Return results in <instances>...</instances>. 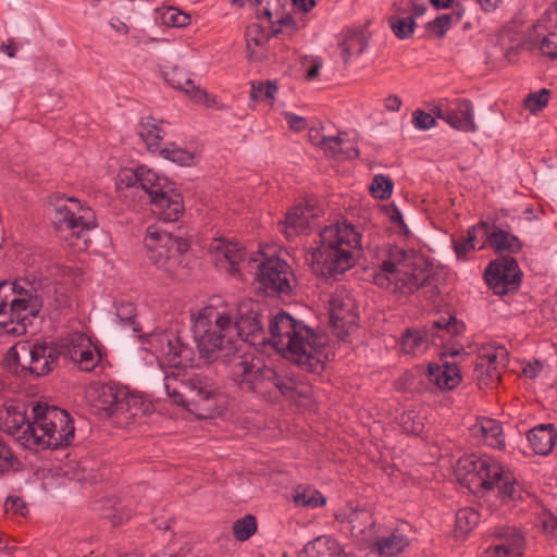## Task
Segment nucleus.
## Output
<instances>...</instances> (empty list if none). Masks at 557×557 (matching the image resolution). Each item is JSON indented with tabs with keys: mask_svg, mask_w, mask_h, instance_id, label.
Here are the masks:
<instances>
[{
	"mask_svg": "<svg viewBox=\"0 0 557 557\" xmlns=\"http://www.w3.org/2000/svg\"><path fill=\"white\" fill-rule=\"evenodd\" d=\"M395 236L397 244L388 246L385 258V289L397 296L407 297L420 288H426L429 299L440 293L435 283L436 272L432 263L401 246L411 232L404 220L401 210L394 203L385 205V235Z\"/></svg>",
	"mask_w": 557,
	"mask_h": 557,
	"instance_id": "nucleus-1",
	"label": "nucleus"
},
{
	"mask_svg": "<svg viewBox=\"0 0 557 557\" xmlns=\"http://www.w3.org/2000/svg\"><path fill=\"white\" fill-rule=\"evenodd\" d=\"M268 342L282 356L298 364L301 370L311 374L324 371L325 348L327 336L309 327L304 321L296 320L284 310L268 319Z\"/></svg>",
	"mask_w": 557,
	"mask_h": 557,
	"instance_id": "nucleus-2",
	"label": "nucleus"
},
{
	"mask_svg": "<svg viewBox=\"0 0 557 557\" xmlns=\"http://www.w3.org/2000/svg\"><path fill=\"white\" fill-rule=\"evenodd\" d=\"M228 363L230 376L243 392H250L269 400L277 399L278 396L290 400L312 397L311 384L296 375L278 373L252 355L234 356Z\"/></svg>",
	"mask_w": 557,
	"mask_h": 557,
	"instance_id": "nucleus-3",
	"label": "nucleus"
},
{
	"mask_svg": "<svg viewBox=\"0 0 557 557\" xmlns=\"http://www.w3.org/2000/svg\"><path fill=\"white\" fill-rule=\"evenodd\" d=\"M361 247V235L344 221L325 226L319 245L310 253L312 270L324 278L336 277L355 265V251Z\"/></svg>",
	"mask_w": 557,
	"mask_h": 557,
	"instance_id": "nucleus-4",
	"label": "nucleus"
},
{
	"mask_svg": "<svg viewBox=\"0 0 557 557\" xmlns=\"http://www.w3.org/2000/svg\"><path fill=\"white\" fill-rule=\"evenodd\" d=\"M456 475L458 481L473 493L496 491V496L502 503H508L518 496L516 478L491 455L470 454L460 457L456 466Z\"/></svg>",
	"mask_w": 557,
	"mask_h": 557,
	"instance_id": "nucleus-5",
	"label": "nucleus"
},
{
	"mask_svg": "<svg viewBox=\"0 0 557 557\" xmlns=\"http://www.w3.org/2000/svg\"><path fill=\"white\" fill-rule=\"evenodd\" d=\"M116 186L144 190L148 195L152 212L160 221H178L185 211L183 196L175 183L146 165L122 169L117 175Z\"/></svg>",
	"mask_w": 557,
	"mask_h": 557,
	"instance_id": "nucleus-6",
	"label": "nucleus"
},
{
	"mask_svg": "<svg viewBox=\"0 0 557 557\" xmlns=\"http://www.w3.org/2000/svg\"><path fill=\"white\" fill-rule=\"evenodd\" d=\"M45 298L32 285L20 281H0V333L22 336L33 325L44 307Z\"/></svg>",
	"mask_w": 557,
	"mask_h": 557,
	"instance_id": "nucleus-7",
	"label": "nucleus"
},
{
	"mask_svg": "<svg viewBox=\"0 0 557 557\" xmlns=\"http://www.w3.org/2000/svg\"><path fill=\"white\" fill-rule=\"evenodd\" d=\"M193 333L199 355L206 361L237 356L236 332L230 313L203 308L194 320Z\"/></svg>",
	"mask_w": 557,
	"mask_h": 557,
	"instance_id": "nucleus-8",
	"label": "nucleus"
},
{
	"mask_svg": "<svg viewBox=\"0 0 557 557\" xmlns=\"http://www.w3.org/2000/svg\"><path fill=\"white\" fill-rule=\"evenodd\" d=\"M33 414L32 423L27 424L26 436L30 449H59L72 444L75 426L67 411L37 404L33 407Z\"/></svg>",
	"mask_w": 557,
	"mask_h": 557,
	"instance_id": "nucleus-9",
	"label": "nucleus"
},
{
	"mask_svg": "<svg viewBox=\"0 0 557 557\" xmlns=\"http://www.w3.org/2000/svg\"><path fill=\"white\" fill-rule=\"evenodd\" d=\"M148 259L173 277H180L183 261L190 248V240L183 234H173L157 226H149L144 238Z\"/></svg>",
	"mask_w": 557,
	"mask_h": 557,
	"instance_id": "nucleus-10",
	"label": "nucleus"
},
{
	"mask_svg": "<svg viewBox=\"0 0 557 557\" xmlns=\"http://www.w3.org/2000/svg\"><path fill=\"white\" fill-rule=\"evenodd\" d=\"M334 518L339 532L368 544L371 553L383 556V536L380 535V525L371 509L359 508L349 503Z\"/></svg>",
	"mask_w": 557,
	"mask_h": 557,
	"instance_id": "nucleus-11",
	"label": "nucleus"
},
{
	"mask_svg": "<svg viewBox=\"0 0 557 557\" xmlns=\"http://www.w3.org/2000/svg\"><path fill=\"white\" fill-rule=\"evenodd\" d=\"M49 199L54 207L52 222L58 233L70 232L72 236L81 238L86 231L97 226L92 209L78 199L62 195H52Z\"/></svg>",
	"mask_w": 557,
	"mask_h": 557,
	"instance_id": "nucleus-12",
	"label": "nucleus"
},
{
	"mask_svg": "<svg viewBox=\"0 0 557 557\" xmlns=\"http://www.w3.org/2000/svg\"><path fill=\"white\" fill-rule=\"evenodd\" d=\"M270 318V308L251 298L244 299L237 305L236 317L233 325L236 332V341L242 338L251 346H263L268 342L265 322Z\"/></svg>",
	"mask_w": 557,
	"mask_h": 557,
	"instance_id": "nucleus-13",
	"label": "nucleus"
},
{
	"mask_svg": "<svg viewBox=\"0 0 557 557\" xmlns=\"http://www.w3.org/2000/svg\"><path fill=\"white\" fill-rule=\"evenodd\" d=\"M257 288L268 296H289L296 283L290 265L283 259L268 258L257 264Z\"/></svg>",
	"mask_w": 557,
	"mask_h": 557,
	"instance_id": "nucleus-14",
	"label": "nucleus"
},
{
	"mask_svg": "<svg viewBox=\"0 0 557 557\" xmlns=\"http://www.w3.org/2000/svg\"><path fill=\"white\" fill-rule=\"evenodd\" d=\"M459 333L458 321L455 317L441 318L429 331L407 330L401 337V349L406 354L421 355L430 344L442 346Z\"/></svg>",
	"mask_w": 557,
	"mask_h": 557,
	"instance_id": "nucleus-15",
	"label": "nucleus"
},
{
	"mask_svg": "<svg viewBox=\"0 0 557 557\" xmlns=\"http://www.w3.org/2000/svg\"><path fill=\"white\" fill-rule=\"evenodd\" d=\"M148 344L153 355L169 367L186 368L191 366L194 349L183 343L181 336L172 330L154 332L149 335Z\"/></svg>",
	"mask_w": 557,
	"mask_h": 557,
	"instance_id": "nucleus-16",
	"label": "nucleus"
},
{
	"mask_svg": "<svg viewBox=\"0 0 557 557\" xmlns=\"http://www.w3.org/2000/svg\"><path fill=\"white\" fill-rule=\"evenodd\" d=\"M22 350L27 355V362H21L18 354L14 347L10 349L14 354V360L20 370L16 373L23 377L30 376L38 379L48 375L58 366V356L54 347V342H40L37 341L29 345L27 348L22 347Z\"/></svg>",
	"mask_w": 557,
	"mask_h": 557,
	"instance_id": "nucleus-17",
	"label": "nucleus"
},
{
	"mask_svg": "<svg viewBox=\"0 0 557 557\" xmlns=\"http://www.w3.org/2000/svg\"><path fill=\"white\" fill-rule=\"evenodd\" d=\"M485 544L481 557H521L525 540L518 528L497 525L488 531Z\"/></svg>",
	"mask_w": 557,
	"mask_h": 557,
	"instance_id": "nucleus-18",
	"label": "nucleus"
},
{
	"mask_svg": "<svg viewBox=\"0 0 557 557\" xmlns=\"http://www.w3.org/2000/svg\"><path fill=\"white\" fill-rule=\"evenodd\" d=\"M484 278L496 295H507L519 288L521 271L515 258L503 257L487 265Z\"/></svg>",
	"mask_w": 557,
	"mask_h": 557,
	"instance_id": "nucleus-19",
	"label": "nucleus"
},
{
	"mask_svg": "<svg viewBox=\"0 0 557 557\" xmlns=\"http://www.w3.org/2000/svg\"><path fill=\"white\" fill-rule=\"evenodd\" d=\"M507 350L502 346H488L480 350L473 371L480 387L494 386L499 382L502 371L507 364Z\"/></svg>",
	"mask_w": 557,
	"mask_h": 557,
	"instance_id": "nucleus-20",
	"label": "nucleus"
},
{
	"mask_svg": "<svg viewBox=\"0 0 557 557\" xmlns=\"http://www.w3.org/2000/svg\"><path fill=\"white\" fill-rule=\"evenodd\" d=\"M32 421L26 414L25 404H5L0 408V430L13 437L25 448L30 449L26 442L27 424Z\"/></svg>",
	"mask_w": 557,
	"mask_h": 557,
	"instance_id": "nucleus-21",
	"label": "nucleus"
},
{
	"mask_svg": "<svg viewBox=\"0 0 557 557\" xmlns=\"http://www.w3.org/2000/svg\"><path fill=\"white\" fill-rule=\"evenodd\" d=\"M460 352L458 349L445 347L441 352V364H430L428 367L429 382L442 391H451L461 382V373L455 361H448L445 358L456 357Z\"/></svg>",
	"mask_w": 557,
	"mask_h": 557,
	"instance_id": "nucleus-22",
	"label": "nucleus"
},
{
	"mask_svg": "<svg viewBox=\"0 0 557 557\" xmlns=\"http://www.w3.org/2000/svg\"><path fill=\"white\" fill-rule=\"evenodd\" d=\"M435 115L461 132L473 133L478 128L474 123L473 106L468 99H457L450 108H436Z\"/></svg>",
	"mask_w": 557,
	"mask_h": 557,
	"instance_id": "nucleus-23",
	"label": "nucleus"
},
{
	"mask_svg": "<svg viewBox=\"0 0 557 557\" xmlns=\"http://www.w3.org/2000/svg\"><path fill=\"white\" fill-rule=\"evenodd\" d=\"M479 227L482 228V233L486 237V242L480 247V249L487 245L498 253H518L523 247L522 242L516 235L500 228L495 223L481 221L479 222Z\"/></svg>",
	"mask_w": 557,
	"mask_h": 557,
	"instance_id": "nucleus-24",
	"label": "nucleus"
},
{
	"mask_svg": "<svg viewBox=\"0 0 557 557\" xmlns=\"http://www.w3.org/2000/svg\"><path fill=\"white\" fill-rule=\"evenodd\" d=\"M330 324L337 330V336H347L350 329L357 325L358 313L350 299L344 300L341 297H332L330 300Z\"/></svg>",
	"mask_w": 557,
	"mask_h": 557,
	"instance_id": "nucleus-25",
	"label": "nucleus"
},
{
	"mask_svg": "<svg viewBox=\"0 0 557 557\" xmlns=\"http://www.w3.org/2000/svg\"><path fill=\"white\" fill-rule=\"evenodd\" d=\"M210 250L214 253L218 267L225 269L232 275L239 272V263L244 260L245 250L238 244L219 238L211 244Z\"/></svg>",
	"mask_w": 557,
	"mask_h": 557,
	"instance_id": "nucleus-26",
	"label": "nucleus"
},
{
	"mask_svg": "<svg viewBox=\"0 0 557 557\" xmlns=\"http://www.w3.org/2000/svg\"><path fill=\"white\" fill-rule=\"evenodd\" d=\"M314 132L315 136L312 135V131L310 132V139L324 151L326 157L341 161L358 158L359 150L350 140L337 135L329 137L322 136L319 141H314V138L319 136V132Z\"/></svg>",
	"mask_w": 557,
	"mask_h": 557,
	"instance_id": "nucleus-27",
	"label": "nucleus"
},
{
	"mask_svg": "<svg viewBox=\"0 0 557 557\" xmlns=\"http://www.w3.org/2000/svg\"><path fill=\"white\" fill-rule=\"evenodd\" d=\"M126 393V386L107 383L95 388V408L107 417L119 413L120 400Z\"/></svg>",
	"mask_w": 557,
	"mask_h": 557,
	"instance_id": "nucleus-28",
	"label": "nucleus"
},
{
	"mask_svg": "<svg viewBox=\"0 0 557 557\" xmlns=\"http://www.w3.org/2000/svg\"><path fill=\"white\" fill-rule=\"evenodd\" d=\"M314 215L308 206L297 205L286 212L284 222L280 224L281 232L288 240H293L310 228V218Z\"/></svg>",
	"mask_w": 557,
	"mask_h": 557,
	"instance_id": "nucleus-29",
	"label": "nucleus"
},
{
	"mask_svg": "<svg viewBox=\"0 0 557 557\" xmlns=\"http://www.w3.org/2000/svg\"><path fill=\"white\" fill-rule=\"evenodd\" d=\"M164 81L173 88L184 91L196 102H201L207 92L196 86L187 73L178 66H171L163 71Z\"/></svg>",
	"mask_w": 557,
	"mask_h": 557,
	"instance_id": "nucleus-30",
	"label": "nucleus"
},
{
	"mask_svg": "<svg viewBox=\"0 0 557 557\" xmlns=\"http://www.w3.org/2000/svg\"><path fill=\"white\" fill-rule=\"evenodd\" d=\"M528 442L537 455L550 454L557 442V431L554 424H540L528 433Z\"/></svg>",
	"mask_w": 557,
	"mask_h": 557,
	"instance_id": "nucleus-31",
	"label": "nucleus"
},
{
	"mask_svg": "<svg viewBox=\"0 0 557 557\" xmlns=\"http://www.w3.org/2000/svg\"><path fill=\"white\" fill-rule=\"evenodd\" d=\"M411 525L407 521H397L385 534V557L403 553L410 544Z\"/></svg>",
	"mask_w": 557,
	"mask_h": 557,
	"instance_id": "nucleus-32",
	"label": "nucleus"
},
{
	"mask_svg": "<svg viewBox=\"0 0 557 557\" xmlns=\"http://www.w3.org/2000/svg\"><path fill=\"white\" fill-rule=\"evenodd\" d=\"M256 15L259 20L265 18L271 23L272 28L275 23L280 26H295L294 17L283 11L281 0H256Z\"/></svg>",
	"mask_w": 557,
	"mask_h": 557,
	"instance_id": "nucleus-33",
	"label": "nucleus"
},
{
	"mask_svg": "<svg viewBox=\"0 0 557 557\" xmlns=\"http://www.w3.org/2000/svg\"><path fill=\"white\" fill-rule=\"evenodd\" d=\"M163 121L152 116L141 117L138 124V136L145 143L148 151L156 153L160 150V143L165 136Z\"/></svg>",
	"mask_w": 557,
	"mask_h": 557,
	"instance_id": "nucleus-34",
	"label": "nucleus"
},
{
	"mask_svg": "<svg viewBox=\"0 0 557 557\" xmlns=\"http://www.w3.org/2000/svg\"><path fill=\"white\" fill-rule=\"evenodd\" d=\"M473 434L480 437L490 447L503 449L505 447V435L502 424L491 418L478 420L473 426Z\"/></svg>",
	"mask_w": 557,
	"mask_h": 557,
	"instance_id": "nucleus-35",
	"label": "nucleus"
},
{
	"mask_svg": "<svg viewBox=\"0 0 557 557\" xmlns=\"http://www.w3.org/2000/svg\"><path fill=\"white\" fill-rule=\"evenodd\" d=\"M87 341V337L83 333L75 332L54 342L58 360L63 358L76 363L79 350H82Z\"/></svg>",
	"mask_w": 557,
	"mask_h": 557,
	"instance_id": "nucleus-36",
	"label": "nucleus"
},
{
	"mask_svg": "<svg viewBox=\"0 0 557 557\" xmlns=\"http://www.w3.org/2000/svg\"><path fill=\"white\" fill-rule=\"evenodd\" d=\"M341 57L347 63L352 54H361L367 48V39L361 29H347L338 42Z\"/></svg>",
	"mask_w": 557,
	"mask_h": 557,
	"instance_id": "nucleus-37",
	"label": "nucleus"
},
{
	"mask_svg": "<svg viewBox=\"0 0 557 557\" xmlns=\"http://www.w3.org/2000/svg\"><path fill=\"white\" fill-rule=\"evenodd\" d=\"M480 513L471 508L465 507L457 511L455 521V535L466 537L479 523Z\"/></svg>",
	"mask_w": 557,
	"mask_h": 557,
	"instance_id": "nucleus-38",
	"label": "nucleus"
},
{
	"mask_svg": "<svg viewBox=\"0 0 557 557\" xmlns=\"http://www.w3.org/2000/svg\"><path fill=\"white\" fill-rule=\"evenodd\" d=\"M480 232L482 233V228L479 227L478 223L468 228L467 236L454 237L451 239L454 251L458 260L467 259V255L474 250V243Z\"/></svg>",
	"mask_w": 557,
	"mask_h": 557,
	"instance_id": "nucleus-39",
	"label": "nucleus"
},
{
	"mask_svg": "<svg viewBox=\"0 0 557 557\" xmlns=\"http://www.w3.org/2000/svg\"><path fill=\"white\" fill-rule=\"evenodd\" d=\"M293 500L297 506L318 508L325 504V497L315 488L309 486H298L294 494Z\"/></svg>",
	"mask_w": 557,
	"mask_h": 557,
	"instance_id": "nucleus-40",
	"label": "nucleus"
},
{
	"mask_svg": "<svg viewBox=\"0 0 557 557\" xmlns=\"http://www.w3.org/2000/svg\"><path fill=\"white\" fill-rule=\"evenodd\" d=\"M281 28L273 27L271 32H268L259 24H250L246 28L245 38L247 44V49H250L251 45L257 47L263 46L269 41L271 36H277L281 33Z\"/></svg>",
	"mask_w": 557,
	"mask_h": 557,
	"instance_id": "nucleus-41",
	"label": "nucleus"
},
{
	"mask_svg": "<svg viewBox=\"0 0 557 557\" xmlns=\"http://www.w3.org/2000/svg\"><path fill=\"white\" fill-rule=\"evenodd\" d=\"M146 409L147 406L145 405L143 397L129 392V389L126 387V393L120 400L119 413L129 412V417L135 418L138 414H144Z\"/></svg>",
	"mask_w": 557,
	"mask_h": 557,
	"instance_id": "nucleus-42",
	"label": "nucleus"
},
{
	"mask_svg": "<svg viewBox=\"0 0 557 557\" xmlns=\"http://www.w3.org/2000/svg\"><path fill=\"white\" fill-rule=\"evenodd\" d=\"M158 153L164 159L180 165H190L194 162V154L188 150L178 147L174 143H170L164 148H160Z\"/></svg>",
	"mask_w": 557,
	"mask_h": 557,
	"instance_id": "nucleus-43",
	"label": "nucleus"
},
{
	"mask_svg": "<svg viewBox=\"0 0 557 557\" xmlns=\"http://www.w3.org/2000/svg\"><path fill=\"white\" fill-rule=\"evenodd\" d=\"M257 519L252 515L236 520L233 524V535L239 542L249 540L257 532Z\"/></svg>",
	"mask_w": 557,
	"mask_h": 557,
	"instance_id": "nucleus-44",
	"label": "nucleus"
},
{
	"mask_svg": "<svg viewBox=\"0 0 557 557\" xmlns=\"http://www.w3.org/2000/svg\"><path fill=\"white\" fill-rule=\"evenodd\" d=\"M388 24L398 39L410 38L416 27V21L412 16H391Z\"/></svg>",
	"mask_w": 557,
	"mask_h": 557,
	"instance_id": "nucleus-45",
	"label": "nucleus"
},
{
	"mask_svg": "<svg viewBox=\"0 0 557 557\" xmlns=\"http://www.w3.org/2000/svg\"><path fill=\"white\" fill-rule=\"evenodd\" d=\"M190 391L195 394L194 401H208L215 397V388L201 377H194L188 381Z\"/></svg>",
	"mask_w": 557,
	"mask_h": 557,
	"instance_id": "nucleus-46",
	"label": "nucleus"
},
{
	"mask_svg": "<svg viewBox=\"0 0 557 557\" xmlns=\"http://www.w3.org/2000/svg\"><path fill=\"white\" fill-rule=\"evenodd\" d=\"M277 91V86L274 82H251L250 98L255 101L273 100Z\"/></svg>",
	"mask_w": 557,
	"mask_h": 557,
	"instance_id": "nucleus-47",
	"label": "nucleus"
},
{
	"mask_svg": "<svg viewBox=\"0 0 557 557\" xmlns=\"http://www.w3.org/2000/svg\"><path fill=\"white\" fill-rule=\"evenodd\" d=\"M51 292L52 295L48 296V301L53 309L60 310L71 306V298L63 285L57 283L49 285L47 293L50 294Z\"/></svg>",
	"mask_w": 557,
	"mask_h": 557,
	"instance_id": "nucleus-48",
	"label": "nucleus"
},
{
	"mask_svg": "<svg viewBox=\"0 0 557 557\" xmlns=\"http://www.w3.org/2000/svg\"><path fill=\"white\" fill-rule=\"evenodd\" d=\"M549 95L550 92L546 88L529 94L523 101L525 109L533 114L541 112L548 104Z\"/></svg>",
	"mask_w": 557,
	"mask_h": 557,
	"instance_id": "nucleus-49",
	"label": "nucleus"
},
{
	"mask_svg": "<svg viewBox=\"0 0 557 557\" xmlns=\"http://www.w3.org/2000/svg\"><path fill=\"white\" fill-rule=\"evenodd\" d=\"M162 22L169 27H185L190 23V16L175 8H169L162 14Z\"/></svg>",
	"mask_w": 557,
	"mask_h": 557,
	"instance_id": "nucleus-50",
	"label": "nucleus"
},
{
	"mask_svg": "<svg viewBox=\"0 0 557 557\" xmlns=\"http://www.w3.org/2000/svg\"><path fill=\"white\" fill-rule=\"evenodd\" d=\"M455 24L448 14H442L426 24V29L436 38H444L450 26Z\"/></svg>",
	"mask_w": 557,
	"mask_h": 557,
	"instance_id": "nucleus-51",
	"label": "nucleus"
},
{
	"mask_svg": "<svg viewBox=\"0 0 557 557\" xmlns=\"http://www.w3.org/2000/svg\"><path fill=\"white\" fill-rule=\"evenodd\" d=\"M100 361V355H96L88 345H84L82 350H79L78 359L76 363L78 364L79 370L89 372L92 371L98 362Z\"/></svg>",
	"mask_w": 557,
	"mask_h": 557,
	"instance_id": "nucleus-52",
	"label": "nucleus"
},
{
	"mask_svg": "<svg viewBox=\"0 0 557 557\" xmlns=\"http://www.w3.org/2000/svg\"><path fill=\"white\" fill-rule=\"evenodd\" d=\"M116 317L125 325H134L136 323V309L131 302H121L116 307Z\"/></svg>",
	"mask_w": 557,
	"mask_h": 557,
	"instance_id": "nucleus-53",
	"label": "nucleus"
},
{
	"mask_svg": "<svg viewBox=\"0 0 557 557\" xmlns=\"http://www.w3.org/2000/svg\"><path fill=\"white\" fill-rule=\"evenodd\" d=\"M412 123L416 128L423 131L430 129L436 124L435 119L423 110H416L412 113Z\"/></svg>",
	"mask_w": 557,
	"mask_h": 557,
	"instance_id": "nucleus-54",
	"label": "nucleus"
},
{
	"mask_svg": "<svg viewBox=\"0 0 557 557\" xmlns=\"http://www.w3.org/2000/svg\"><path fill=\"white\" fill-rule=\"evenodd\" d=\"M540 51L543 55L557 59V36L555 34L545 36L540 42Z\"/></svg>",
	"mask_w": 557,
	"mask_h": 557,
	"instance_id": "nucleus-55",
	"label": "nucleus"
},
{
	"mask_svg": "<svg viewBox=\"0 0 557 557\" xmlns=\"http://www.w3.org/2000/svg\"><path fill=\"white\" fill-rule=\"evenodd\" d=\"M13 455L10 448L0 440V473L12 467Z\"/></svg>",
	"mask_w": 557,
	"mask_h": 557,
	"instance_id": "nucleus-56",
	"label": "nucleus"
},
{
	"mask_svg": "<svg viewBox=\"0 0 557 557\" xmlns=\"http://www.w3.org/2000/svg\"><path fill=\"white\" fill-rule=\"evenodd\" d=\"M285 120L292 131L301 132L307 127L306 119L293 112H286Z\"/></svg>",
	"mask_w": 557,
	"mask_h": 557,
	"instance_id": "nucleus-57",
	"label": "nucleus"
},
{
	"mask_svg": "<svg viewBox=\"0 0 557 557\" xmlns=\"http://www.w3.org/2000/svg\"><path fill=\"white\" fill-rule=\"evenodd\" d=\"M369 190L375 199H383V174L380 173L374 175Z\"/></svg>",
	"mask_w": 557,
	"mask_h": 557,
	"instance_id": "nucleus-58",
	"label": "nucleus"
},
{
	"mask_svg": "<svg viewBox=\"0 0 557 557\" xmlns=\"http://www.w3.org/2000/svg\"><path fill=\"white\" fill-rule=\"evenodd\" d=\"M165 389L169 395V397L172 399L174 404L177 406H182L184 408L188 407V403L185 400L184 395L178 392L175 387H171V384L169 382L165 383Z\"/></svg>",
	"mask_w": 557,
	"mask_h": 557,
	"instance_id": "nucleus-59",
	"label": "nucleus"
},
{
	"mask_svg": "<svg viewBox=\"0 0 557 557\" xmlns=\"http://www.w3.org/2000/svg\"><path fill=\"white\" fill-rule=\"evenodd\" d=\"M5 507L22 516L24 515L23 510L26 509L24 502L17 496H8Z\"/></svg>",
	"mask_w": 557,
	"mask_h": 557,
	"instance_id": "nucleus-60",
	"label": "nucleus"
},
{
	"mask_svg": "<svg viewBox=\"0 0 557 557\" xmlns=\"http://www.w3.org/2000/svg\"><path fill=\"white\" fill-rule=\"evenodd\" d=\"M319 0H293V4L297 7L298 10L307 13L311 11Z\"/></svg>",
	"mask_w": 557,
	"mask_h": 557,
	"instance_id": "nucleus-61",
	"label": "nucleus"
},
{
	"mask_svg": "<svg viewBox=\"0 0 557 557\" xmlns=\"http://www.w3.org/2000/svg\"><path fill=\"white\" fill-rule=\"evenodd\" d=\"M451 8H453V12L449 13L448 16H450L453 18L454 23L456 24V23L461 21V18L465 15L466 10H465V7L462 4L455 3L454 1H453V7Z\"/></svg>",
	"mask_w": 557,
	"mask_h": 557,
	"instance_id": "nucleus-62",
	"label": "nucleus"
},
{
	"mask_svg": "<svg viewBox=\"0 0 557 557\" xmlns=\"http://www.w3.org/2000/svg\"><path fill=\"white\" fill-rule=\"evenodd\" d=\"M0 50L5 53L9 58H14L16 54V46L13 39H8L0 47Z\"/></svg>",
	"mask_w": 557,
	"mask_h": 557,
	"instance_id": "nucleus-63",
	"label": "nucleus"
},
{
	"mask_svg": "<svg viewBox=\"0 0 557 557\" xmlns=\"http://www.w3.org/2000/svg\"><path fill=\"white\" fill-rule=\"evenodd\" d=\"M326 543H327V548L330 550V555L332 557H338L341 555V553L343 552L338 542L336 540L329 539Z\"/></svg>",
	"mask_w": 557,
	"mask_h": 557,
	"instance_id": "nucleus-64",
	"label": "nucleus"
}]
</instances>
